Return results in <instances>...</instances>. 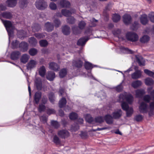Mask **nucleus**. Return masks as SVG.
<instances>
[{
  "instance_id": "4d7b16f0",
  "label": "nucleus",
  "mask_w": 154,
  "mask_h": 154,
  "mask_svg": "<svg viewBox=\"0 0 154 154\" xmlns=\"http://www.w3.org/2000/svg\"><path fill=\"white\" fill-rule=\"evenodd\" d=\"M148 17L150 21L154 23V12H152L149 13L148 15Z\"/></svg>"
},
{
  "instance_id": "a19ab883",
  "label": "nucleus",
  "mask_w": 154,
  "mask_h": 154,
  "mask_svg": "<svg viewBox=\"0 0 154 154\" xmlns=\"http://www.w3.org/2000/svg\"><path fill=\"white\" fill-rule=\"evenodd\" d=\"M120 16L117 14H115L113 15L112 20L115 22H117L120 19Z\"/></svg>"
},
{
  "instance_id": "a211bd4d",
  "label": "nucleus",
  "mask_w": 154,
  "mask_h": 154,
  "mask_svg": "<svg viewBox=\"0 0 154 154\" xmlns=\"http://www.w3.org/2000/svg\"><path fill=\"white\" fill-rule=\"evenodd\" d=\"M35 85L38 90H41L42 88L41 80L40 79L36 78L35 81Z\"/></svg>"
},
{
  "instance_id": "1a4fd4ad",
  "label": "nucleus",
  "mask_w": 154,
  "mask_h": 154,
  "mask_svg": "<svg viewBox=\"0 0 154 154\" xmlns=\"http://www.w3.org/2000/svg\"><path fill=\"white\" fill-rule=\"evenodd\" d=\"M57 134L60 137L63 138L67 137L69 136V132L65 130H62L59 131Z\"/></svg>"
},
{
  "instance_id": "680f3d73",
  "label": "nucleus",
  "mask_w": 154,
  "mask_h": 154,
  "mask_svg": "<svg viewBox=\"0 0 154 154\" xmlns=\"http://www.w3.org/2000/svg\"><path fill=\"white\" fill-rule=\"evenodd\" d=\"M49 7L51 9L55 10L56 9L57 6L55 4L54 2H51L49 4Z\"/></svg>"
},
{
  "instance_id": "4be33fe9",
  "label": "nucleus",
  "mask_w": 154,
  "mask_h": 154,
  "mask_svg": "<svg viewBox=\"0 0 154 154\" xmlns=\"http://www.w3.org/2000/svg\"><path fill=\"white\" fill-rule=\"evenodd\" d=\"M20 54L18 51H15L12 53L11 54V58L12 60H15L17 59L20 56Z\"/></svg>"
},
{
  "instance_id": "9b49d317",
  "label": "nucleus",
  "mask_w": 154,
  "mask_h": 154,
  "mask_svg": "<svg viewBox=\"0 0 154 154\" xmlns=\"http://www.w3.org/2000/svg\"><path fill=\"white\" fill-rule=\"evenodd\" d=\"M148 114L150 116L154 115V100L149 104Z\"/></svg>"
},
{
  "instance_id": "79ce46f5",
  "label": "nucleus",
  "mask_w": 154,
  "mask_h": 154,
  "mask_svg": "<svg viewBox=\"0 0 154 154\" xmlns=\"http://www.w3.org/2000/svg\"><path fill=\"white\" fill-rule=\"evenodd\" d=\"M40 45L42 47L47 46L48 44V42L46 40H42L39 41Z\"/></svg>"
},
{
  "instance_id": "7c9ffc66",
  "label": "nucleus",
  "mask_w": 154,
  "mask_h": 154,
  "mask_svg": "<svg viewBox=\"0 0 154 154\" xmlns=\"http://www.w3.org/2000/svg\"><path fill=\"white\" fill-rule=\"evenodd\" d=\"M17 2V0H8L6 3L8 6L10 7L15 6Z\"/></svg>"
},
{
  "instance_id": "69168bd1",
  "label": "nucleus",
  "mask_w": 154,
  "mask_h": 154,
  "mask_svg": "<svg viewBox=\"0 0 154 154\" xmlns=\"http://www.w3.org/2000/svg\"><path fill=\"white\" fill-rule=\"evenodd\" d=\"M45 109V106L44 105L42 104L39 105L38 108V111L41 112L42 111H44Z\"/></svg>"
},
{
  "instance_id": "20e7f679",
  "label": "nucleus",
  "mask_w": 154,
  "mask_h": 154,
  "mask_svg": "<svg viewBox=\"0 0 154 154\" xmlns=\"http://www.w3.org/2000/svg\"><path fill=\"white\" fill-rule=\"evenodd\" d=\"M127 40L132 42H136L138 39V36L136 33L133 32H128L126 35Z\"/></svg>"
},
{
  "instance_id": "b1692460",
  "label": "nucleus",
  "mask_w": 154,
  "mask_h": 154,
  "mask_svg": "<svg viewBox=\"0 0 154 154\" xmlns=\"http://www.w3.org/2000/svg\"><path fill=\"white\" fill-rule=\"evenodd\" d=\"M42 96V93L41 92H36L34 95V100L36 104H38Z\"/></svg>"
},
{
  "instance_id": "864d4df0",
  "label": "nucleus",
  "mask_w": 154,
  "mask_h": 154,
  "mask_svg": "<svg viewBox=\"0 0 154 154\" xmlns=\"http://www.w3.org/2000/svg\"><path fill=\"white\" fill-rule=\"evenodd\" d=\"M51 123V125L55 128H58L60 126L58 123L56 121H52Z\"/></svg>"
},
{
  "instance_id": "58836bf2",
  "label": "nucleus",
  "mask_w": 154,
  "mask_h": 154,
  "mask_svg": "<svg viewBox=\"0 0 154 154\" xmlns=\"http://www.w3.org/2000/svg\"><path fill=\"white\" fill-rule=\"evenodd\" d=\"M72 31L73 33L75 35H78L81 33V31L77 26H74L72 27Z\"/></svg>"
},
{
  "instance_id": "4468645a",
  "label": "nucleus",
  "mask_w": 154,
  "mask_h": 154,
  "mask_svg": "<svg viewBox=\"0 0 154 154\" xmlns=\"http://www.w3.org/2000/svg\"><path fill=\"white\" fill-rule=\"evenodd\" d=\"M135 93L136 97L141 98L143 95L145 94V92L144 89H140L136 90Z\"/></svg>"
},
{
  "instance_id": "2eb2a0df",
  "label": "nucleus",
  "mask_w": 154,
  "mask_h": 154,
  "mask_svg": "<svg viewBox=\"0 0 154 154\" xmlns=\"http://www.w3.org/2000/svg\"><path fill=\"white\" fill-rule=\"evenodd\" d=\"M44 27L45 29L49 32L52 31L54 29L53 25L49 22L45 23Z\"/></svg>"
},
{
  "instance_id": "6e6552de",
  "label": "nucleus",
  "mask_w": 154,
  "mask_h": 154,
  "mask_svg": "<svg viewBox=\"0 0 154 154\" xmlns=\"http://www.w3.org/2000/svg\"><path fill=\"white\" fill-rule=\"evenodd\" d=\"M136 71L131 75V78L134 79H138L140 78L142 75V72L140 70H137V67L134 68Z\"/></svg>"
},
{
  "instance_id": "f03ea898",
  "label": "nucleus",
  "mask_w": 154,
  "mask_h": 154,
  "mask_svg": "<svg viewBox=\"0 0 154 154\" xmlns=\"http://www.w3.org/2000/svg\"><path fill=\"white\" fill-rule=\"evenodd\" d=\"M119 98L120 101L122 102L124 100H125L130 104H131L133 100L132 95L131 94H127L126 93L120 94Z\"/></svg>"
},
{
  "instance_id": "4c0bfd02",
  "label": "nucleus",
  "mask_w": 154,
  "mask_h": 154,
  "mask_svg": "<svg viewBox=\"0 0 154 154\" xmlns=\"http://www.w3.org/2000/svg\"><path fill=\"white\" fill-rule=\"evenodd\" d=\"M67 73V70L66 69H62L60 72L59 76L60 78H63L66 75Z\"/></svg>"
},
{
  "instance_id": "f3484780",
  "label": "nucleus",
  "mask_w": 154,
  "mask_h": 154,
  "mask_svg": "<svg viewBox=\"0 0 154 154\" xmlns=\"http://www.w3.org/2000/svg\"><path fill=\"white\" fill-rule=\"evenodd\" d=\"M140 20L141 23L143 25H145L146 24L148 21L147 16L145 14L142 15L140 18Z\"/></svg>"
},
{
  "instance_id": "37998d69",
  "label": "nucleus",
  "mask_w": 154,
  "mask_h": 154,
  "mask_svg": "<svg viewBox=\"0 0 154 154\" xmlns=\"http://www.w3.org/2000/svg\"><path fill=\"white\" fill-rule=\"evenodd\" d=\"M2 16L5 18L10 19L12 17V15L10 12H5L2 14Z\"/></svg>"
},
{
  "instance_id": "5fc2aeb1",
  "label": "nucleus",
  "mask_w": 154,
  "mask_h": 154,
  "mask_svg": "<svg viewBox=\"0 0 154 154\" xmlns=\"http://www.w3.org/2000/svg\"><path fill=\"white\" fill-rule=\"evenodd\" d=\"M69 117L71 120H74L77 118V115L76 113L73 112L70 114Z\"/></svg>"
},
{
  "instance_id": "e2e57ef3",
  "label": "nucleus",
  "mask_w": 154,
  "mask_h": 154,
  "mask_svg": "<svg viewBox=\"0 0 154 154\" xmlns=\"http://www.w3.org/2000/svg\"><path fill=\"white\" fill-rule=\"evenodd\" d=\"M104 121L103 118L102 117H98L95 119V121L96 122L101 123Z\"/></svg>"
},
{
  "instance_id": "de8ad7c7",
  "label": "nucleus",
  "mask_w": 154,
  "mask_h": 154,
  "mask_svg": "<svg viewBox=\"0 0 154 154\" xmlns=\"http://www.w3.org/2000/svg\"><path fill=\"white\" fill-rule=\"evenodd\" d=\"M49 99L50 101L52 103H54V101L55 97L54 94L52 93H50L49 94Z\"/></svg>"
},
{
  "instance_id": "603ef678",
  "label": "nucleus",
  "mask_w": 154,
  "mask_h": 154,
  "mask_svg": "<svg viewBox=\"0 0 154 154\" xmlns=\"http://www.w3.org/2000/svg\"><path fill=\"white\" fill-rule=\"evenodd\" d=\"M151 98L149 95H146L143 97V100L145 101L148 103L151 99Z\"/></svg>"
},
{
  "instance_id": "5701e85b",
  "label": "nucleus",
  "mask_w": 154,
  "mask_h": 154,
  "mask_svg": "<svg viewBox=\"0 0 154 154\" xmlns=\"http://www.w3.org/2000/svg\"><path fill=\"white\" fill-rule=\"evenodd\" d=\"M83 65V62L80 59H78L76 60H73L72 62V65L77 67H81Z\"/></svg>"
},
{
  "instance_id": "393cba45",
  "label": "nucleus",
  "mask_w": 154,
  "mask_h": 154,
  "mask_svg": "<svg viewBox=\"0 0 154 154\" xmlns=\"http://www.w3.org/2000/svg\"><path fill=\"white\" fill-rule=\"evenodd\" d=\"M29 58V56L26 54L23 55L20 58V61L23 63H26Z\"/></svg>"
},
{
  "instance_id": "c03bdc74",
  "label": "nucleus",
  "mask_w": 154,
  "mask_h": 154,
  "mask_svg": "<svg viewBox=\"0 0 154 154\" xmlns=\"http://www.w3.org/2000/svg\"><path fill=\"white\" fill-rule=\"evenodd\" d=\"M27 4V2L26 0H20L19 2L20 6L21 8L26 7Z\"/></svg>"
},
{
  "instance_id": "473e14b6",
  "label": "nucleus",
  "mask_w": 154,
  "mask_h": 154,
  "mask_svg": "<svg viewBox=\"0 0 154 154\" xmlns=\"http://www.w3.org/2000/svg\"><path fill=\"white\" fill-rule=\"evenodd\" d=\"M66 99L64 97H63L59 101V106L61 108H63L66 105Z\"/></svg>"
},
{
  "instance_id": "09e8293b",
  "label": "nucleus",
  "mask_w": 154,
  "mask_h": 154,
  "mask_svg": "<svg viewBox=\"0 0 154 154\" xmlns=\"http://www.w3.org/2000/svg\"><path fill=\"white\" fill-rule=\"evenodd\" d=\"M85 66L87 69H91L93 67V65L88 62H86L85 64Z\"/></svg>"
},
{
  "instance_id": "ddd939ff",
  "label": "nucleus",
  "mask_w": 154,
  "mask_h": 154,
  "mask_svg": "<svg viewBox=\"0 0 154 154\" xmlns=\"http://www.w3.org/2000/svg\"><path fill=\"white\" fill-rule=\"evenodd\" d=\"M75 12V10L74 9L72 10L71 11H70L66 9H63L61 11L62 14L66 17H68L70 16L72 13H74Z\"/></svg>"
},
{
  "instance_id": "dca6fc26",
  "label": "nucleus",
  "mask_w": 154,
  "mask_h": 154,
  "mask_svg": "<svg viewBox=\"0 0 154 154\" xmlns=\"http://www.w3.org/2000/svg\"><path fill=\"white\" fill-rule=\"evenodd\" d=\"M122 114V112L121 109H118L112 113L113 118L115 119H117L120 118Z\"/></svg>"
},
{
  "instance_id": "8fccbe9b",
  "label": "nucleus",
  "mask_w": 154,
  "mask_h": 154,
  "mask_svg": "<svg viewBox=\"0 0 154 154\" xmlns=\"http://www.w3.org/2000/svg\"><path fill=\"white\" fill-rule=\"evenodd\" d=\"M86 25L84 21H81L78 24L79 28L81 29H84Z\"/></svg>"
},
{
  "instance_id": "a18cd8bd",
  "label": "nucleus",
  "mask_w": 154,
  "mask_h": 154,
  "mask_svg": "<svg viewBox=\"0 0 154 154\" xmlns=\"http://www.w3.org/2000/svg\"><path fill=\"white\" fill-rule=\"evenodd\" d=\"M144 72L148 75L154 78V72L151 71L148 69H145Z\"/></svg>"
},
{
  "instance_id": "7ed1b4c3",
  "label": "nucleus",
  "mask_w": 154,
  "mask_h": 154,
  "mask_svg": "<svg viewBox=\"0 0 154 154\" xmlns=\"http://www.w3.org/2000/svg\"><path fill=\"white\" fill-rule=\"evenodd\" d=\"M121 106L122 109L126 111L127 116L130 117L133 112V108L131 107H129L128 105L125 102L122 103Z\"/></svg>"
},
{
  "instance_id": "423d86ee",
  "label": "nucleus",
  "mask_w": 154,
  "mask_h": 154,
  "mask_svg": "<svg viewBox=\"0 0 154 154\" xmlns=\"http://www.w3.org/2000/svg\"><path fill=\"white\" fill-rule=\"evenodd\" d=\"M139 111L142 113L148 112L149 108L147 104L144 102H141L139 106Z\"/></svg>"
},
{
  "instance_id": "bf43d9fd",
  "label": "nucleus",
  "mask_w": 154,
  "mask_h": 154,
  "mask_svg": "<svg viewBox=\"0 0 154 154\" xmlns=\"http://www.w3.org/2000/svg\"><path fill=\"white\" fill-rule=\"evenodd\" d=\"M54 23L55 26L56 27H59L61 24L60 21L58 19H55L54 20Z\"/></svg>"
},
{
  "instance_id": "774afa93",
  "label": "nucleus",
  "mask_w": 154,
  "mask_h": 154,
  "mask_svg": "<svg viewBox=\"0 0 154 154\" xmlns=\"http://www.w3.org/2000/svg\"><path fill=\"white\" fill-rule=\"evenodd\" d=\"M133 26L134 27V28L133 29L134 30H135L137 29V28L139 26V24L138 23V22L135 21L134 22V24H133Z\"/></svg>"
},
{
  "instance_id": "a878e982",
  "label": "nucleus",
  "mask_w": 154,
  "mask_h": 154,
  "mask_svg": "<svg viewBox=\"0 0 154 154\" xmlns=\"http://www.w3.org/2000/svg\"><path fill=\"white\" fill-rule=\"evenodd\" d=\"M55 77V73L51 71L48 72L46 76L47 79L50 81H53Z\"/></svg>"
},
{
  "instance_id": "cd10ccee",
  "label": "nucleus",
  "mask_w": 154,
  "mask_h": 154,
  "mask_svg": "<svg viewBox=\"0 0 154 154\" xmlns=\"http://www.w3.org/2000/svg\"><path fill=\"white\" fill-rule=\"evenodd\" d=\"M113 117L109 115H107L105 116V119L106 122L109 124H111L113 122Z\"/></svg>"
},
{
  "instance_id": "0e129e2a",
  "label": "nucleus",
  "mask_w": 154,
  "mask_h": 154,
  "mask_svg": "<svg viewBox=\"0 0 154 154\" xmlns=\"http://www.w3.org/2000/svg\"><path fill=\"white\" fill-rule=\"evenodd\" d=\"M40 121L45 123L47 121V117L46 116L43 115L41 116L40 118Z\"/></svg>"
},
{
  "instance_id": "6ab92c4d",
  "label": "nucleus",
  "mask_w": 154,
  "mask_h": 154,
  "mask_svg": "<svg viewBox=\"0 0 154 154\" xmlns=\"http://www.w3.org/2000/svg\"><path fill=\"white\" fill-rule=\"evenodd\" d=\"M59 4L62 8H69L70 6L69 2L66 0H60Z\"/></svg>"
},
{
  "instance_id": "c85d7f7f",
  "label": "nucleus",
  "mask_w": 154,
  "mask_h": 154,
  "mask_svg": "<svg viewBox=\"0 0 154 154\" xmlns=\"http://www.w3.org/2000/svg\"><path fill=\"white\" fill-rule=\"evenodd\" d=\"M46 72V70L44 66H42L38 69L39 74L42 77L44 76Z\"/></svg>"
},
{
  "instance_id": "f8f14e48",
  "label": "nucleus",
  "mask_w": 154,
  "mask_h": 154,
  "mask_svg": "<svg viewBox=\"0 0 154 154\" xmlns=\"http://www.w3.org/2000/svg\"><path fill=\"white\" fill-rule=\"evenodd\" d=\"M50 69L55 71H57L59 69V66L57 63L51 62L49 64Z\"/></svg>"
},
{
  "instance_id": "3c124183",
  "label": "nucleus",
  "mask_w": 154,
  "mask_h": 154,
  "mask_svg": "<svg viewBox=\"0 0 154 154\" xmlns=\"http://www.w3.org/2000/svg\"><path fill=\"white\" fill-rule=\"evenodd\" d=\"M86 121L89 123H93V118L89 115H87L86 117Z\"/></svg>"
},
{
  "instance_id": "052dcab7",
  "label": "nucleus",
  "mask_w": 154,
  "mask_h": 154,
  "mask_svg": "<svg viewBox=\"0 0 154 154\" xmlns=\"http://www.w3.org/2000/svg\"><path fill=\"white\" fill-rule=\"evenodd\" d=\"M35 36L37 38L40 39L45 37V35L42 33H36L34 34Z\"/></svg>"
},
{
  "instance_id": "c756f323",
  "label": "nucleus",
  "mask_w": 154,
  "mask_h": 154,
  "mask_svg": "<svg viewBox=\"0 0 154 154\" xmlns=\"http://www.w3.org/2000/svg\"><path fill=\"white\" fill-rule=\"evenodd\" d=\"M150 40L149 37L147 35H144L140 39V42L143 43H146Z\"/></svg>"
},
{
  "instance_id": "0eeeda50",
  "label": "nucleus",
  "mask_w": 154,
  "mask_h": 154,
  "mask_svg": "<svg viewBox=\"0 0 154 154\" xmlns=\"http://www.w3.org/2000/svg\"><path fill=\"white\" fill-rule=\"evenodd\" d=\"M37 63V62L35 60H30L26 65L27 69L31 70L36 67Z\"/></svg>"
},
{
  "instance_id": "6e6d98bb",
  "label": "nucleus",
  "mask_w": 154,
  "mask_h": 154,
  "mask_svg": "<svg viewBox=\"0 0 154 154\" xmlns=\"http://www.w3.org/2000/svg\"><path fill=\"white\" fill-rule=\"evenodd\" d=\"M67 22L70 24H73L75 23V20L72 17H70L67 19Z\"/></svg>"
},
{
  "instance_id": "72a5a7b5",
  "label": "nucleus",
  "mask_w": 154,
  "mask_h": 154,
  "mask_svg": "<svg viewBox=\"0 0 154 154\" xmlns=\"http://www.w3.org/2000/svg\"><path fill=\"white\" fill-rule=\"evenodd\" d=\"M136 59L137 62L140 66H144L145 65V60L141 57H137Z\"/></svg>"
},
{
  "instance_id": "c9c22d12",
  "label": "nucleus",
  "mask_w": 154,
  "mask_h": 154,
  "mask_svg": "<svg viewBox=\"0 0 154 154\" xmlns=\"http://www.w3.org/2000/svg\"><path fill=\"white\" fill-rule=\"evenodd\" d=\"M29 43L33 46H35L37 43L36 39L34 37H32L29 38Z\"/></svg>"
},
{
  "instance_id": "f257e3e1",
  "label": "nucleus",
  "mask_w": 154,
  "mask_h": 154,
  "mask_svg": "<svg viewBox=\"0 0 154 154\" xmlns=\"http://www.w3.org/2000/svg\"><path fill=\"white\" fill-rule=\"evenodd\" d=\"M9 37L12 36L13 32L14 29V27L11 23L8 20H5L3 22Z\"/></svg>"
},
{
  "instance_id": "338daca9",
  "label": "nucleus",
  "mask_w": 154,
  "mask_h": 154,
  "mask_svg": "<svg viewBox=\"0 0 154 154\" xmlns=\"http://www.w3.org/2000/svg\"><path fill=\"white\" fill-rule=\"evenodd\" d=\"M143 116L140 115H139L136 116L135 119L137 121H140L142 120Z\"/></svg>"
},
{
  "instance_id": "f704fd0d",
  "label": "nucleus",
  "mask_w": 154,
  "mask_h": 154,
  "mask_svg": "<svg viewBox=\"0 0 154 154\" xmlns=\"http://www.w3.org/2000/svg\"><path fill=\"white\" fill-rule=\"evenodd\" d=\"M145 83L147 85H151L154 84V81L152 79L148 78L145 79Z\"/></svg>"
},
{
  "instance_id": "ea45409f",
  "label": "nucleus",
  "mask_w": 154,
  "mask_h": 154,
  "mask_svg": "<svg viewBox=\"0 0 154 154\" xmlns=\"http://www.w3.org/2000/svg\"><path fill=\"white\" fill-rule=\"evenodd\" d=\"M17 34L19 38H22L24 37H25L26 35V32L23 30L18 31L17 32Z\"/></svg>"
},
{
  "instance_id": "13d9d810",
  "label": "nucleus",
  "mask_w": 154,
  "mask_h": 154,
  "mask_svg": "<svg viewBox=\"0 0 154 154\" xmlns=\"http://www.w3.org/2000/svg\"><path fill=\"white\" fill-rule=\"evenodd\" d=\"M123 88V87L121 83L119 85L116 87L115 89L117 91L119 92L122 91Z\"/></svg>"
},
{
  "instance_id": "e433bc0d",
  "label": "nucleus",
  "mask_w": 154,
  "mask_h": 154,
  "mask_svg": "<svg viewBox=\"0 0 154 154\" xmlns=\"http://www.w3.org/2000/svg\"><path fill=\"white\" fill-rule=\"evenodd\" d=\"M32 28L33 32H38L41 29V27L38 24H35L32 26Z\"/></svg>"
},
{
  "instance_id": "aec40b11",
  "label": "nucleus",
  "mask_w": 154,
  "mask_h": 154,
  "mask_svg": "<svg viewBox=\"0 0 154 154\" xmlns=\"http://www.w3.org/2000/svg\"><path fill=\"white\" fill-rule=\"evenodd\" d=\"M62 30L63 33L65 35H69L70 32V28L66 25L62 27Z\"/></svg>"
},
{
  "instance_id": "bb28decb",
  "label": "nucleus",
  "mask_w": 154,
  "mask_h": 154,
  "mask_svg": "<svg viewBox=\"0 0 154 154\" xmlns=\"http://www.w3.org/2000/svg\"><path fill=\"white\" fill-rule=\"evenodd\" d=\"M88 40V39L85 38H81L78 40L77 43V45L80 46L83 45L85 44Z\"/></svg>"
},
{
  "instance_id": "49530a36",
  "label": "nucleus",
  "mask_w": 154,
  "mask_h": 154,
  "mask_svg": "<svg viewBox=\"0 0 154 154\" xmlns=\"http://www.w3.org/2000/svg\"><path fill=\"white\" fill-rule=\"evenodd\" d=\"M29 53L31 56H34L37 53V50L35 48H32L29 51Z\"/></svg>"
},
{
  "instance_id": "412c9836",
  "label": "nucleus",
  "mask_w": 154,
  "mask_h": 154,
  "mask_svg": "<svg viewBox=\"0 0 154 154\" xmlns=\"http://www.w3.org/2000/svg\"><path fill=\"white\" fill-rule=\"evenodd\" d=\"M142 82L140 80H137L133 81L131 84V85L134 88H137L141 85Z\"/></svg>"
},
{
  "instance_id": "2f4dec72",
  "label": "nucleus",
  "mask_w": 154,
  "mask_h": 154,
  "mask_svg": "<svg viewBox=\"0 0 154 154\" xmlns=\"http://www.w3.org/2000/svg\"><path fill=\"white\" fill-rule=\"evenodd\" d=\"M19 46L20 48L23 49V52L26 51L28 49L27 44L24 42H22L20 44Z\"/></svg>"
},
{
  "instance_id": "9d476101",
  "label": "nucleus",
  "mask_w": 154,
  "mask_h": 154,
  "mask_svg": "<svg viewBox=\"0 0 154 154\" xmlns=\"http://www.w3.org/2000/svg\"><path fill=\"white\" fill-rule=\"evenodd\" d=\"M124 23L126 25L131 23L132 21V18L131 16L128 14H125L123 17Z\"/></svg>"
},
{
  "instance_id": "39448f33",
  "label": "nucleus",
  "mask_w": 154,
  "mask_h": 154,
  "mask_svg": "<svg viewBox=\"0 0 154 154\" xmlns=\"http://www.w3.org/2000/svg\"><path fill=\"white\" fill-rule=\"evenodd\" d=\"M35 6L38 9L43 10L47 8L48 5L45 0H38L35 2Z\"/></svg>"
}]
</instances>
